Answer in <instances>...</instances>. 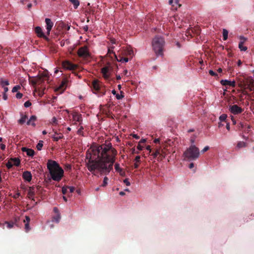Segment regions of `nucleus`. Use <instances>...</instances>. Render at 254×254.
<instances>
[{
    "label": "nucleus",
    "instance_id": "1",
    "mask_svg": "<svg viewBox=\"0 0 254 254\" xmlns=\"http://www.w3.org/2000/svg\"><path fill=\"white\" fill-rule=\"evenodd\" d=\"M117 151L112 144H94L88 149L86 154L88 170L95 175V171L107 175L113 170Z\"/></svg>",
    "mask_w": 254,
    "mask_h": 254
},
{
    "label": "nucleus",
    "instance_id": "2",
    "mask_svg": "<svg viewBox=\"0 0 254 254\" xmlns=\"http://www.w3.org/2000/svg\"><path fill=\"white\" fill-rule=\"evenodd\" d=\"M51 177L55 181H60L64 176V171L56 161L49 159L47 163Z\"/></svg>",
    "mask_w": 254,
    "mask_h": 254
},
{
    "label": "nucleus",
    "instance_id": "3",
    "mask_svg": "<svg viewBox=\"0 0 254 254\" xmlns=\"http://www.w3.org/2000/svg\"><path fill=\"white\" fill-rule=\"evenodd\" d=\"M165 44L164 38L160 36H156L152 40V48L156 56L163 55L164 47Z\"/></svg>",
    "mask_w": 254,
    "mask_h": 254
},
{
    "label": "nucleus",
    "instance_id": "4",
    "mask_svg": "<svg viewBox=\"0 0 254 254\" xmlns=\"http://www.w3.org/2000/svg\"><path fill=\"white\" fill-rule=\"evenodd\" d=\"M200 155L199 149L194 145H191L183 153L184 159L193 161L197 159Z\"/></svg>",
    "mask_w": 254,
    "mask_h": 254
},
{
    "label": "nucleus",
    "instance_id": "5",
    "mask_svg": "<svg viewBox=\"0 0 254 254\" xmlns=\"http://www.w3.org/2000/svg\"><path fill=\"white\" fill-rule=\"evenodd\" d=\"M93 90L98 93L100 96H103L106 93V90L104 87H102V84L100 83L99 80H94L92 83Z\"/></svg>",
    "mask_w": 254,
    "mask_h": 254
},
{
    "label": "nucleus",
    "instance_id": "6",
    "mask_svg": "<svg viewBox=\"0 0 254 254\" xmlns=\"http://www.w3.org/2000/svg\"><path fill=\"white\" fill-rule=\"evenodd\" d=\"M113 70V67L110 63L108 62L107 64L101 68V73L103 77L105 79H109L110 76L111 72Z\"/></svg>",
    "mask_w": 254,
    "mask_h": 254
},
{
    "label": "nucleus",
    "instance_id": "7",
    "mask_svg": "<svg viewBox=\"0 0 254 254\" xmlns=\"http://www.w3.org/2000/svg\"><path fill=\"white\" fill-rule=\"evenodd\" d=\"M78 56L82 59H86L90 57L88 47L86 46L80 47L77 51Z\"/></svg>",
    "mask_w": 254,
    "mask_h": 254
},
{
    "label": "nucleus",
    "instance_id": "8",
    "mask_svg": "<svg viewBox=\"0 0 254 254\" xmlns=\"http://www.w3.org/2000/svg\"><path fill=\"white\" fill-rule=\"evenodd\" d=\"M62 66L64 68L70 70H79V67L77 64H72L67 60L64 61L62 62Z\"/></svg>",
    "mask_w": 254,
    "mask_h": 254
},
{
    "label": "nucleus",
    "instance_id": "9",
    "mask_svg": "<svg viewBox=\"0 0 254 254\" xmlns=\"http://www.w3.org/2000/svg\"><path fill=\"white\" fill-rule=\"evenodd\" d=\"M120 54L125 57H128L130 58H132L134 55L133 50L131 47H127L125 49H123L121 51Z\"/></svg>",
    "mask_w": 254,
    "mask_h": 254
},
{
    "label": "nucleus",
    "instance_id": "10",
    "mask_svg": "<svg viewBox=\"0 0 254 254\" xmlns=\"http://www.w3.org/2000/svg\"><path fill=\"white\" fill-rule=\"evenodd\" d=\"M229 110L231 113L234 115L239 114L241 113L243 111V109L239 107L237 105L230 106Z\"/></svg>",
    "mask_w": 254,
    "mask_h": 254
},
{
    "label": "nucleus",
    "instance_id": "11",
    "mask_svg": "<svg viewBox=\"0 0 254 254\" xmlns=\"http://www.w3.org/2000/svg\"><path fill=\"white\" fill-rule=\"evenodd\" d=\"M35 32L37 35L40 38H43L44 39L48 40V38L45 35L42 28L39 26H37L35 28Z\"/></svg>",
    "mask_w": 254,
    "mask_h": 254
},
{
    "label": "nucleus",
    "instance_id": "12",
    "mask_svg": "<svg viewBox=\"0 0 254 254\" xmlns=\"http://www.w3.org/2000/svg\"><path fill=\"white\" fill-rule=\"evenodd\" d=\"M45 22L46 24V29H47V33L48 35H49L50 33V31L54 25L53 22L52 21L51 19L46 18L45 19Z\"/></svg>",
    "mask_w": 254,
    "mask_h": 254
},
{
    "label": "nucleus",
    "instance_id": "13",
    "mask_svg": "<svg viewBox=\"0 0 254 254\" xmlns=\"http://www.w3.org/2000/svg\"><path fill=\"white\" fill-rule=\"evenodd\" d=\"M67 80L66 79H64L62 81L61 83H60V85H59V87L57 88V90L62 92L65 89V88L67 86Z\"/></svg>",
    "mask_w": 254,
    "mask_h": 254
},
{
    "label": "nucleus",
    "instance_id": "14",
    "mask_svg": "<svg viewBox=\"0 0 254 254\" xmlns=\"http://www.w3.org/2000/svg\"><path fill=\"white\" fill-rule=\"evenodd\" d=\"M220 83L224 86H230L232 87H235L236 86V82L235 81H231L228 80H221Z\"/></svg>",
    "mask_w": 254,
    "mask_h": 254
},
{
    "label": "nucleus",
    "instance_id": "15",
    "mask_svg": "<svg viewBox=\"0 0 254 254\" xmlns=\"http://www.w3.org/2000/svg\"><path fill=\"white\" fill-rule=\"evenodd\" d=\"M35 192H36V190H35V188L34 186L29 187L28 191V197L30 199H31L32 200H34V196Z\"/></svg>",
    "mask_w": 254,
    "mask_h": 254
},
{
    "label": "nucleus",
    "instance_id": "16",
    "mask_svg": "<svg viewBox=\"0 0 254 254\" xmlns=\"http://www.w3.org/2000/svg\"><path fill=\"white\" fill-rule=\"evenodd\" d=\"M22 177L23 179L28 182H30L32 180V175L29 171L24 172L22 175Z\"/></svg>",
    "mask_w": 254,
    "mask_h": 254
},
{
    "label": "nucleus",
    "instance_id": "17",
    "mask_svg": "<svg viewBox=\"0 0 254 254\" xmlns=\"http://www.w3.org/2000/svg\"><path fill=\"white\" fill-rule=\"evenodd\" d=\"M21 150L23 152H26L27 155L30 157L33 156L35 154L34 150L32 149L27 148L26 147H22Z\"/></svg>",
    "mask_w": 254,
    "mask_h": 254
},
{
    "label": "nucleus",
    "instance_id": "18",
    "mask_svg": "<svg viewBox=\"0 0 254 254\" xmlns=\"http://www.w3.org/2000/svg\"><path fill=\"white\" fill-rule=\"evenodd\" d=\"M37 120V117L36 116L33 115L32 116L29 120L27 122V125H31L33 127H35L36 124L35 123V121Z\"/></svg>",
    "mask_w": 254,
    "mask_h": 254
},
{
    "label": "nucleus",
    "instance_id": "19",
    "mask_svg": "<svg viewBox=\"0 0 254 254\" xmlns=\"http://www.w3.org/2000/svg\"><path fill=\"white\" fill-rule=\"evenodd\" d=\"M30 221V218L29 216H25V219L23 220V222L25 223V230L26 232H28L30 229V226H29V222Z\"/></svg>",
    "mask_w": 254,
    "mask_h": 254
},
{
    "label": "nucleus",
    "instance_id": "20",
    "mask_svg": "<svg viewBox=\"0 0 254 254\" xmlns=\"http://www.w3.org/2000/svg\"><path fill=\"white\" fill-rule=\"evenodd\" d=\"M72 119L73 121L77 122H80L82 121V117L80 114L75 112L72 114Z\"/></svg>",
    "mask_w": 254,
    "mask_h": 254
},
{
    "label": "nucleus",
    "instance_id": "21",
    "mask_svg": "<svg viewBox=\"0 0 254 254\" xmlns=\"http://www.w3.org/2000/svg\"><path fill=\"white\" fill-rule=\"evenodd\" d=\"M55 141H58L59 139H62L64 137V135L61 133H58L55 131L54 134L51 136Z\"/></svg>",
    "mask_w": 254,
    "mask_h": 254
},
{
    "label": "nucleus",
    "instance_id": "22",
    "mask_svg": "<svg viewBox=\"0 0 254 254\" xmlns=\"http://www.w3.org/2000/svg\"><path fill=\"white\" fill-rule=\"evenodd\" d=\"M119 59L118 57L117 56V58H115L118 62H122V63H127L129 60V58L125 57L122 55H120L119 56Z\"/></svg>",
    "mask_w": 254,
    "mask_h": 254
},
{
    "label": "nucleus",
    "instance_id": "23",
    "mask_svg": "<svg viewBox=\"0 0 254 254\" xmlns=\"http://www.w3.org/2000/svg\"><path fill=\"white\" fill-rule=\"evenodd\" d=\"M162 152H163L162 150ZM159 155H160V156L162 157V158L165 157V155H163V153H161L160 149H156L155 150V151L151 154V155L153 156L154 158H155L156 157H157V156Z\"/></svg>",
    "mask_w": 254,
    "mask_h": 254
},
{
    "label": "nucleus",
    "instance_id": "24",
    "mask_svg": "<svg viewBox=\"0 0 254 254\" xmlns=\"http://www.w3.org/2000/svg\"><path fill=\"white\" fill-rule=\"evenodd\" d=\"M112 93L113 94L116 95V97L118 100H120L124 97V93L123 91H121V94H119L118 93H117L115 90H113L112 91Z\"/></svg>",
    "mask_w": 254,
    "mask_h": 254
},
{
    "label": "nucleus",
    "instance_id": "25",
    "mask_svg": "<svg viewBox=\"0 0 254 254\" xmlns=\"http://www.w3.org/2000/svg\"><path fill=\"white\" fill-rule=\"evenodd\" d=\"M10 160L12 163L13 165H15V166H18L20 164V161L18 158H11L10 159Z\"/></svg>",
    "mask_w": 254,
    "mask_h": 254
},
{
    "label": "nucleus",
    "instance_id": "26",
    "mask_svg": "<svg viewBox=\"0 0 254 254\" xmlns=\"http://www.w3.org/2000/svg\"><path fill=\"white\" fill-rule=\"evenodd\" d=\"M115 58H117V55H116L115 53L113 51V50L110 48L108 49V53L107 55L108 57H110L112 59H113L112 55Z\"/></svg>",
    "mask_w": 254,
    "mask_h": 254
},
{
    "label": "nucleus",
    "instance_id": "27",
    "mask_svg": "<svg viewBox=\"0 0 254 254\" xmlns=\"http://www.w3.org/2000/svg\"><path fill=\"white\" fill-rule=\"evenodd\" d=\"M247 146V143L244 141H239L237 144V148L238 149L246 147Z\"/></svg>",
    "mask_w": 254,
    "mask_h": 254
},
{
    "label": "nucleus",
    "instance_id": "28",
    "mask_svg": "<svg viewBox=\"0 0 254 254\" xmlns=\"http://www.w3.org/2000/svg\"><path fill=\"white\" fill-rule=\"evenodd\" d=\"M27 119L28 117L26 115H21V117L18 121V123L20 125H23Z\"/></svg>",
    "mask_w": 254,
    "mask_h": 254
},
{
    "label": "nucleus",
    "instance_id": "29",
    "mask_svg": "<svg viewBox=\"0 0 254 254\" xmlns=\"http://www.w3.org/2000/svg\"><path fill=\"white\" fill-rule=\"evenodd\" d=\"M37 85L41 84L44 81V79L40 75L35 77Z\"/></svg>",
    "mask_w": 254,
    "mask_h": 254
},
{
    "label": "nucleus",
    "instance_id": "30",
    "mask_svg": "<svg viewBox=\"0 0 254 254\" xmlns=\"http://www.w3.org/2000/svg\"><path fill=\"white\" fill-rule=\"evenodd\" d=\"M115 169L116 171L120 172V174L123 175L124 172H123L122 169H121L120 167V164L118 163H116L115 165Z\"/></svg>",
    "mask_w": 254,
    "mask_h": 254
},
{
    "label": "nucleus",
    "instance_id": "31",
    "mask_svg": "<svg viewBox=\"0 0 254 254\" xmlns=\"http://www.w3.org/2000/svg\"><path fill=\"white\" fill-rule=\"evenodd\" d=\"M45 87H38V89H37V90H38V92H39V95L40 96H42L44 94V90H45Z\"/></svg>",
    "mask_w": 254,
    "mask_h": 254
},
{
    "label": "nucleus",
    "instance_id": "32",
    "mask_svg": "<svg viewBox=\"0 0 254 254\" xmlns=\"http://www.w3.org/2000/svg\"><path fill=\"white\" fill-rule=\"evenodd\" d=\"M228 31L226 29H223V39L224 41L228 39Z\"/></svg>",
    "mask_w": 254,
    "mask_h": 254
},
{
    "label": "nucleus",
    "instance_id": "33",
    "mask_svg": "<svg viewBox=\"0 0 254 254\" xmlns=\"http://www.w3.org/2000/svg\"><path fill=\"white\" fill-rule=\"evenodd\" d=\"M0 85L2 87H4V86H7V85H9L8 81V80H5L3 78H1L0 79Z\"/></svg>",
    "mask_w": 254,
    "mask_h": 254
},
{
    "label": "nucleus",
    "instance_id": "34",
    "mask_svg": "<svg viewBox=\"0 0 254 254\" xmlns=\"http://www.w3.org/2000/svg\"><path fill=\"white\" fill-rule=\"evenodd\" d=\"M69 1L73 4L75 8H77L79 5V1L78 0H69Z\"/></svg>",
    "mask_w": 254,
    "mask_h": 254
},
{
    "label": "nucleus",
    "instance_id": "35",
    "mask_svg": "<svg viewBox=\"0 0 254 254\" xmlns=\"http://www.w3.org/2000/svg\"><path fill=\"white\" fill-rule=\"evenodd\" d=\"M239 48L241 51H246L247 50V47L244 46V44L242 42H240L239 44Z\"/></svg>",
    "mask_w": 254,
    "mask_h": 254
},
{
    "label": "nucleus",
    "instance_id": "36",
    "mask_svg": "<svg viewBox=\"0 0 254 254\" xmlns=\"http://www.w3.org/2000/svg\"><path fill=\"white\" fill-rule=\"evenodd\" d=\"M40 76L42 77L45 80H46L48 79L49 73L47 71L44 72Z\"/></svg>",
    "mask_w": 254,
    "mask_h": 254
},
{
    "label": "nucleus",
    "instance_id": "37",
    "mask_svg": "<svg viewBox=\"0 0 254 254\" xmlns=\"http://www.w3.org/2000/svg\"><path fill=\"white\" fill-rule=\"evenodd\" d=\"M43 141L42 140L39 141V142H38V143L37 144V145L36 146V148H37V150H41V149L43 146Z\"/></svg>",
    "mask_w": 254,
    "mask_h": 254
},
{
    "label": "nucleus",
    "instance_id": "38",
    "mask_svg": "<svg viewBox=\"0 0 254 254\" xmlns=\"http://www.w3.org/2000/svg\"><path fill=\"white\" fill-rule=\"evenodd\" d=\"M29 81L33 86L37 85L35 77H32L29 80Z\"/></svg>",
    "mask_w": 254,
    "mask_h": 254
},
{
    "label": "nucleus",
    "instance_id": "39",
    "mask_svg": "<svg viewBox=\"0 0 254 254\" xmlns=\"http://www.w3.org/2000/svg\"><path fill=\"white\" fill-rule=\"evenodd\" d=\"M227 117V115L224 114L221 115L220 116L219 120L221 122L225 121V120H226Z\"/></svg>",
    "mask_w": 254,
    "mask_h": 254
},
{
    "label": "nucleus",
    "instance_id": "40",
    "mask_svg": "<svg viewBox=\"0 0 254 254\" xmlns=\"http://www.w3.org/2000/svg\"><path fill=\"white\" fill-rule=\"evenodd\" d=\"M251 126H249V125H248L244 129H243V131L245 132V133H249L250 132V128H251Z\"/></svg>",
    "mask_w": 254,
    "mask_h": 254
},
{
    "label": "nucleus",
    "instance_id": "41",
    "mask_svg": "<svg viewBox=\"0 0 254 254\" xmlns=\"http://www.w3.org/2000/svg\"><path fill=\"white\" fill-rule=\"evenodd\" d=\"M21 88V86L20 85H16L13 87L12 89V92H17L19 89Z\"/></svg>",
    "mask_w": 254,
    "mask_h": 254
},
{
    "label": "nucleus",
    "instance_id": "42",
    "mask_svg": "<svg viewBox=\"0 0 254 254\" xmlns=\"http://www.w3.org/2000/svg\"><path fill=\"white\" fill-rule=\"evenodd\" d=\"M108 178L107 177H105L104 178L103 182L101 185L102 187H105L108 184Z\"/></svg>",
    "mask_w": 254,
    "mask_h": 254
},
{
    "label": "nucleus",
    "instance_id": "43",
    "mask_svg": "<svg viewBox=\"0 0 254 254\" xmlns=\"http://www.w3.org/2000/svg\"><path fill=\"white\" fill-rule=\"evenodd\" d=\"M6 167L9 169L10 168H11L13 166V164L11 162V160H10L9 161H8V162L6 164Z\"/></svg>",
    "mask_w": 254,
    "mask_h": 254
},
{
    "label": "nucleus",
    "instance_id": "44",
    "mask_svg": "<svg viewBox=\"0 0 254 254\" xmlns=\"http://www.w3.org/2000/svg\"><path fill=\"white\" fill-rule=\"evenodd\" d=\"M239 125V127L243 130L248 126L247 124L242 122H241Z\"/></svg>",
    "mask_w": 254,
    "mask_h": 254
},
{
    "label": "nucleus",
    "instance_id": "45",
    "mask_svg": "<svg viewBox=\"0 0 254 254\" xmlns=\"http://www.w3.org/2000/svg\"><path fill=\"white\" fill-rule=\"evenodd\" d=\"M64 169L66 171H70L71 170V166L70 164H66L65 165Z\"/></svg>",
    "mask_w": 254,
    "mask_h": 254
},
{
    "label": "nucleus",
    "instance_id": "46",
    "mask_svg": "<svg viewBox=\"0 0 254 254\" xmlns=\"http://www.w3.org/2000/svg\"><path fill=\"white\" fill-rule=\"evenodd\" d=\"M5 223L7 224V227L8 229H10L13 227L14 224L13 222H6Z\"/></svg>",
    "mask_w": 254,
    "mask_h": 254
},
{
    "label": "nucleus",
    "instance_id": "47",
    "mask_svg": "<svg viewBox=\"0 0 254 254\" xmlns=\"http://www.w3.org/2000/svg\"><path fill=\"white\" fill-rule=\"evenodd\" d=\"M83 127L82 126H81L77 130V133L80 135H82L83 133Z\"/></svg>",
    "mask_w": 254,
    "mask_h": 254
},
{
    "label": "nucleus",
    "instance_id": "48",
    "mask_svg": "<svg viewBox=\"0 0 254 254\" xmlns=\"http://www.w3.org/2000/svg\"><path fill=\"white\" fill-rule=\"evenodd\" d=\"M240 42H242L243 44H244L245 42L247 41V39L245 37H244V36H240Z\"/></svg>",
    "mask_w": 254,
    "mask_h": 254
},
{
    "label": "nucleus",
    "instance_id": "49",
    "mask_svg": "<svg viewBox=\"0 0 254 254\" xmlns=\"http://www.w3.org/2000/svg\"><path fill=\"white\" fill-rule=\"evenodd\" d=\"M31 105V103L29 101H27L25 102L24 104V106L26 108L29 107Z\"/></svg>",
    "mask_w": 254,
    "mask_h": 254
},
{
    "label": "nucleus",
    "instance_id": "50",
    "mask_svg": "<svg viewBox=\"0 0 254 254\" xmlns=\"http://www.w3.org/2000/svg\"><path fill=\"white\" fill-rule=\"evenodd\" d=\"M124 183L127 186H130V182H129L128 181V179H125L124 180Z\"/></svg>",
    "mask_w": 254,
    "mask_h": 254
},
{
    "label": "nucleus",
    "instance_id": "51",
    "mask_svg": "<svg viewBox=\"0 0 254 254\" xmlns=\"http://www.w3.org/2000/svg\"><path fill=\"white\" fill-rule=\"evenodd\" d=\"M22 96H23V94L20 92H18L16 94V97L17 99H20L22 97Z\"/></svg>",
    "mask_w": 254,
    "mask_h": 254
},
{
    "label": "nucleus",
    "instance_id": "52",
    "mask_svg": "<svg viewBox=\"0 0 254 254\" xmlns=\"http://www.w3.org/2000/svg\"><path fill=\"white\" fill-rule=\"evenodd\" d=\"M67 188L69 190V191L71 193H72L75 190V188L74 187H67Z\"/></svg>",
    "mask_w": 254,
    "mask_h": 254
},
{
    "label": "nucleus",
    "instance_id": "53",
    "mask_svg": "<svg viewBox=\"0 0 254 254\" xmlns=\"http://www.w3.org/2000/svg\"><path fill=\"white\" fill-rule=\"evenodd\" d=\"M134 161L135 162H138L140 163V156H136L134 159Z\"/></svg>",
    "mask_w": 254,
    "mask_h": 254
},
{
    "label": "nucleus",
    "instance_id": "54",
    "mask_svg": "<svg viewBox=\"0 0 254 254\" xmlns=\"http://www.w3.org/2000/svg\"><path fill=\"white\" fill-rule=\"evenodd\" d=\"M51 123L54 124H57V120L56 117H53L52 119Z\"/></svg>",
    "mask_w": 254,
    "mask_h": 254
},
{
    "label": "nucleus",
    "instance_id": "55",
    "mask_svg": "<svg viewBox=\"0 0 254 254\" xmlns=\"http://www.w3.org/2000/svg\"><path fill=\"white\" fill-rule=\"evenodd\" d=\"M67 189V187H63V188H62V193L64 194H65L66 193Z\"/></svg>",
    "mask_w": 254,
    "mask_h": 254
},
{
    "label": "nucleus",
    "instance_id": "56",
    "mask_svg": "<svg viewBox=\"0 0 254 254\" xmlns=\"http://www.w3.org/2000/svg\"><path fill=\"white\" fill-rule=\"evenodd\" d=\"M143 146L141 145L140 143H138V145L137 146V148L139 150H142L143 149Z\"/></svg>",
    "mask_w": 254,
    "mask_h": 254
},
{
    "label": "nucleus",
    "instance_id": "57",
    "mask_svg": "<svg viewBox=\"0 0 254 254\" xmlns=\"http://www.w3.org/2000/svg\"><path fill=\"white\" fill-rule=\"evenodd\" d=\"M209 149V147L208 146H205L202 150V153H204L205 152L207 151Z\"/></svg>",
    "mask_w": 254,
    "mask_h": 254
},
{
    "label": "nucleus",
    "instance_id": "58",
    "mask_svg": "<svg viewBox=\"0 0 254 254\" xmlns=\"http://www.w3.org/2000/svg\"><path fill=\"white\" fill-rule=\"evenodd\" d=\"M209 73L212 76L217 75V74L215 72H214L212 70H210L209 71Z\"/></svg>",
    "mask_w": 254,
    "mask_h": 254
},
{
    "label": "nucleus",
    "instance_id": "59",
    "mask_svg": "<svg viewBox=\"0 0 254 254\" xmlns=\"http://www.w3.org/2000/svg\"><path fill=\"white\" fill-rule=\"evenodd\" d=\"M246 84L244 83V82L241 81L240 83H239V86L241 87H244L246 86Z\"/></svg>",
    "mask_w": 254,
    "mask_h": 254
},
{
    "label": "nucleus",
    "instance_id": "60",
    "mask_svg": "<svg viewBox=\"0 0 254 254\" xmlns=\"http://www.w3.org/2000/svg\"><path fill=\"white\" fill-rule=\"evenodd\" d=\"M139 163L138 162H135L134 164V167L135 169H137L139 167Z\"/></svg>",
    "mask_w": 254,
    "mask_h": 254
},
{
    "label": "nucleus",
    "instance_id": "61",
    "mask_svg": "<svg viewBox=\"0 0 254 254\" xmlns=\"http://www.w3.org/2000/svg\"><path fill=\"white\" fill-rule=\"evenodd\" d=\"M0 147L1 150H4L5 148V145L3 144H0Z\"/></svg>",
    "mask_w": 254,
    "mask_h": 254
},
{
    "label": "nucleus",
    "instance_id": "62",
    "mask_svg": "<svg viewBox=\"0 0 254 254\" xmlns=\"http://www.w3.org/2000/svg\"><path fill=\"white\" fill-rule=\"evenodd\" d=\"M146 139H141L140 141L139 142V143H140V144L141 143H144L145 142H146Z\"/></svg>",
    "mask_w": 254,
    "mask_h": 254
},
{
    "label": "nucleus",
    "instance_id": "63",
    "mask_svg": "<svg viewBox=\"0 0 254 254\" xmlns=\"http://www.w3.org/2000/svg\"><path fill=\"white\" fill-rule=\"evenodd\" d=\"M132 136H133V138H135L136 139H138L139 138V136H138L137 134H133Z\"/></svg>",
    "mask_w": 254,
    "mask_h": 254
},
{
    "label": "nucleus",
    "instance_id": "64",
    "mask_svg": "<svg viewBox=\"0 0 254 254\" xmlns=\"http://www.w3.org/2000/svg\"><path fill=\"white\" fill-rule=\"evenodd\" d=\"M19 195H20V193H17L15 194H14L13 197L14 198H18L19 196Z\"/></svg>",
    "mask_w": 254,
    "mask_h": 254
}]
</instances>
